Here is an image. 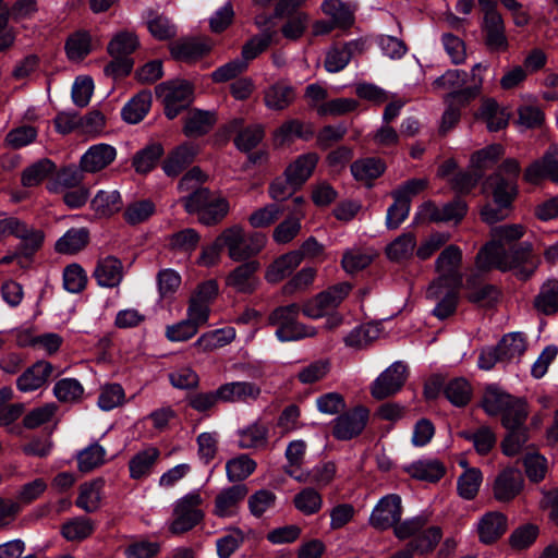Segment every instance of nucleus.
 <instances>
[{"label":"nucleus","instance_id":"1","mask_svg":"<svg viewBox=\"0 0 558 558\" xmlns=\"http://www.w3.org/2000/svg\"><path fill=\"white\" fill-rule=\"evenodd\" d=\"M538 260L532 255V245L523 243L521 246L507 252L496 245H485L476 256V266L481 270L492 268L501 271L512 270L522 280L530 278L536 270Z\"/></svg>","mask_w":558,"mask_h":558},{"label":"nucleus","instance_id":"2","mask_svg":"<svg viewBox=\"0 0 558 558\" xmlns=\"http://www.w3.org/2000/svg\"><path fill=\"white\" fill-rule=\"evenodd\" d=\"M488 69L487 64L475 63L471 69V85L464 87L468 73L462 70H448L434 81L436 89L449 90V98L458 102H468L480 95L483 86V74Z\"/></svg>","mask_w":558,"mask_h":558},{"label":"nucleus","instance_id":"3","mask_svg":"<svg viewBox=\"0 0 558 558\" xmlns=\"http://www.w3.org/2000/svg\"><path fill=\"white\" fill-rule=\"evenodd\" d=\"M302 306L292 303L279 306L274 310L268 322L276 326V336L282 342L298 341L304 338H313L317 336L318 330L314 326L305 325L298 320Z\"/></svg>","mask_w":558,"mask_h":558},{"label":"nucleus","instance_id":"4","mask_svg":"<svg viewBox=\"0 0 558 558\" xmlns=\"http://www.w3.org/2000/svg\"><path fill=\"white\" fill-rule=\"evenodd\" d=\"M220 240L223 241L229 257L234 262L247 260L257 255L267 242L265 234L260 232L246 234L239 225L225 229L220 233Z\"/></svg>","mask_w":558,"mask_h":558},{"label":"nucleus","instance_id":"5","mask_svg":"<svg viewBox=\"0 0 558 558\" xmlns=\"http://www.w3.org/2000/svg\"><path fill=\"white\" fill-rule=\"evenodd\" d=\"M206 180V175L198 167H193L187 171L179 182V190L181 192L191 191V193L181 198V202L189 214H196L201 222L203 209L206 207L209 199L213 197L214 192L207 187H198V184Z\"/></svg>","mask_w":558,"mask_h":558},{"label":"nucleus","instance_id":"6","mask_svg":"<svg viewBox=\"0 0 558 558\" xmlns=\"http://www.w3.org/2000/svg\"><path fill=\"white\" fill-rule=\"evenodd\" d=\"M351 289V284L347 282L337 283L328 288L303 303V315L316 320L336 312L338 306L349 295Z\"/></svg>","mask_w":558,"mask_h":558},{"label":"nucleus","instance_id":"7","mask_svg":"<svg viewBox=\"0 0 558 558\" xmlns=\"http://www.w3.org/2000/svg\"><path fill=\"white\" fill-rule=\"evenodd\" d=\"M202 504L203 498L198 492H192L179 499L173 510L174 518L169 525L170 533L180 535L197 525L204 518L199 509Z\"/></svg>","mask_w":558,"mask_h":558},{"label":"nucleus","instance_id":"8","mask_svg":"<svg viewBox=\"0 0 558 558\" xmlns=\"http://www.w3.org/2000/svg\"><path fill=\"white\" fill-rule=\"evenodd\" d=\"M418 192V181L415 179L409 180L391 192L393 203L388 207L386 214V227L395 230L404 222L408 218L411 199Z\"/></svg>","mask_w":558,"mask_h":558},{"label":"nucleus","instance_id":"9","mask_svg":"<svg viewBox=\"0 0 558 558\" xmlns=\"http://www.w3.org/2000/svg\"><path fill=\"white\" fill-rule=\"evenodd\" d=\"M496 187L493 190L494 202L497 207L486 205L481 211V217L486 223H495L508 217V210L517 195V187L512 181H505L499 175L493 178Z\"/></svg>","mask_w":558,"mask_h":558},{"label":"nucleus","instance_id":"10","mask_svg":"<svg viewBox=\"0 0 558 558\" xmlns=\"http://www.w3.org/2000/svg\"><path fill=\"white\" fill-rule=\"evenodd\" d=\"M403 512L401 497L388 494L381 497L373 508L368 524L378 531L391 529L401 519Z\"/></svg>","mask_w":558,"mask_h":558},{"label":"nucleus","instance_id":"11","mask_svg":"<svg viewBox=\"0 0 558 558\" xmlns=\"http://www.w3.org/2000/svg\"><path fill=\"white\" fill-rule=\"evenodd\" d=\"M408 367L402 362H395L374 380L371 387L372 396L383 400L397 393L405 384Z\"/></svg>","mask_w":558,"mask_h":558},{"label":"nucleus","instance_id":"12","mask_svg":"<svg viewBox=\"0 0 558 558\" xmlns=\"http://www.w3.org/2000/svg\"><path fill=\"white\" fill-rule=\"evenodd\" d=\"M459 286L436 280L428 287L426 298L437 302L433 314L439 319L447 318L456 311L458 300L457 288Z\"/></svg>","mask_w":558,"mask_h":558},{"label":"nucleus","instance_id":"13","mask_svg":"<svg viewBox=\"0 0 558 558\" xmlns=\"http://www.w3.org/2000/svg\"><path fill=\"white\" fill-rule=\"evenodd\" d=\"M368 411L357 407L333 420L332 435L339 440H349L357 436L365 427Z\"/></svg>","mask_w":558,"mask_h":558},{"label":"nucleus","instance_id":"14","mask_svg":"<svg viewBox=\"0 0 558 558\" xmlns=\"http://www.w3.org/2000/svg\"><path fill=\"white\" fill-rule=\"evenodd\" d=\"M247 494L248 488L245 484H235L222 488L215 497L213 513L218 518H232L236 515Z\"/></svg>","mask_w":558,"mask_h":558},{"label":"nucleus","instance_id":"15","mask_svg":"<svg viewBox=\"0 0 558 558\" xmlns=\"http://www.w3.org/2000/svg\"><path fill=\"white\" fill-rule=\"evenodd\" d=\"M259 267L260 265L256 260H250L239 265L226 277V286L236 293H253L259 284V280L256 276Z\"/></svg>","mask_w":558,"mask_h":558},{"label":"nucleus","instance_id":"16","mask_svg":"<svg viewBox=\"0 0 558 558\" xmlns=\"http://www.w3.org/2000/svg\"><path fill=\"white\" fill-rule=\"evenodd\" d=\"M524 179L532 184L549 179L558 184V145H553L543 158L531 163L524 172Z\"/></svg>","mask_w":558,"mask_h":558},{"label":"nucleus","instance_id":"17","mask_svg":"<svg viewBox=\"0 0 558 558\" xmlns=\"http://www.w3.org/2000/svg\"><path fill=\"white\" fill-rule=\"evenodd\" d=\"M165 112L169 119H174L192 100V86L189 82H171L165 87Z\"/></svg>","mask_w":558,"mask_h":558},{"label":"nucleus","instance_id":"18","mask_svg":"<svg viewBox=\"0 0 558 558\" xmlns=\"http://www.w3.org/2000/svg\"><path fill=\"white\" fill-rule=\"evenodd\" d=\"M93 277L101 288H117L124 278L123 264L118 257L112 255L101 257L97 260Z\"/></svg>","mask_w":558,"mask_h":558},{"label":"nucleus","instance_id":"19","mask_svg":"<svg viewBox=\"0 0 558 558\" xmlns=\"http://www.w3.org/2000/svg\"><path fill=\"white\" fill-rule=\"evenodd\" d=\"M522 486L521 471L515 468H506L499 472L494 482V497L501 502L510 501L521 492Z\"/></svg>","mask_w":558,"mask_h":558},{"label":"nucleus","instance_id":"20","mask_svg":"<svg viewBox=\"0 0 558 558\" xmlns=\"http://www.w3.org/2000/svg\"><path fill=\"white\" fill-rule=\"evenodd\" d=\"M117 157V149L105 143L90 146L81 157L80 167L88 173H96L108 167Z\"/></svg>","mask_w":558,"mask_h":558},{"label":"nucleus","instance_id":"21","mask_svg":"<svg viewBox=\"0 0 558 558\" xmlns=\"http://www.w3.org/2000/svg\"><path fill=\"white\" fill-rule=\"evenodd\" d=\"M483 33L485 44L492 52H502L508 49V39L505 32V24L498 12H490L484 16Z\"/></svg>","mask_w":558,"mask_h":558},{"label":"nucleus","instance_id":"22","mask_svg":"<svg viewBox=\"0 0 558 558\" xmlns=\"http://www.w3.org/2000/svg\"><path fill=\"white\" fill-rule=\"evenodd\" d=\"M461 259L462 252L458 246H447L436 260V268L439 272L437 280L452 284H461L462 277L458 271Z\"/></svg>","mask_w":558,"mask_h":558},{"label":"nucleus","instance_id":"23","mask_svg":"<svg viewBox=\"0 0 558 558\" xmlns=\"http://www.w3.org/2000/svg\"><path fill=\"white\" fill-rule=\"evenodd\" d=\"M217 390L221 402L231 403L254 401L262 392L260 387L252 381H230L220 385Z\"/></svg>","mask_w":558,"mask_h":558},{"label":"nucleus","instance_id":"24","mask_svg":"<svg viewBox=\"0 0 558 558\" xmlns=\"http://www.w3.org/2000/svg\"><path fill=\"white\" fill-rule=\"evenodd\" d=\"M198 154V146L193 143H183L175 147L163 160L162 169L168 177L179 175L187 168Z\"/></svg>","mask_w":558,"mask_h":558},{"label":"nucleus","instance_id":"25","mask_svg":"<svg viewBox=\"0 0 558 558\" xmlns=\"http://www.w3.org/2000/svg\"><path fill=\"white\" fill-rule=\"evenodd\" d=\"M508 529L507 517L499 511L485 513L477 523L480 541L484 544H492L500 538Z\"/></svg>","mask_w":558,"mask_h":558},{"label":"nucleus","instance_id":"26","mask_svg":"<svg viewBox=\"0 0 558 558\" xmlns=\"http://www.w3.org/2000/svg\"><path fill=\"white\" fill-rule=\"evenodd\" d=\"M52 369L49 362H36L16 379L17 389L22 392H31L41 388L51 376Z\"/></svg>","mask_w":558,"mask_h":558},{"label":"nucleus","instance_id":"27","mask_svg":"<svg viewBox=\"0 0 558 558\" xmlns=\"http://www.w3.org/2000/svg\"><path fill=\"white\" fill-rule=\"evenodd\" d=\"M317 162V154H303L287 167L284 175L294 187H301L312 175Z\"/></svg>","mask_w":558,"mask_h":558},{"label":"nucleus","instance_id":"28","mask_svg":"<svg viewBox=\"0 0 558 558\" xmlns=\"http://www.w3.org/2000/svg\"><path fill=\"white\" fill-rule=\"evenodd\" d=\"M416 246L417 240L415 233L403 232L386 246L385 253L389 260L404 263L414 256Z\"/></svg>","mask_w":558,"mask_h":558},{"label":"nucleus","instance_id":"29","mask_svg":"<svg viewBox=\"0 0 558 558\" xmlns=\"http://www.w3.org/2000/svg\"><path fill=\"white\" fill-rule=\"evenodd\" d=\"M534 308L543 315L558 313V280L548 278L539 288L533 301Z\"/></svg>","mask_w":558,"mask_h":558},{"label":"nucleus","instance_id":"30","mask_svg":"<svg viewBox=\"0 0 558 558\" xmlns=\"http://www.w3.org/2000/svg\"><path fill=\"white\" fill-rule=\"evenodd\" d=\"M295 99L294 88L283 82L269 86L264 93L265 106L270 110H283Z\"/></svg>","mask_w":558,"mask_h":558},{"label":"nucleus","instance_id":"31","mask_svg":"<svg viewBox=\"0 0 558 558\" xmlns=\"http://www.w3.org/2000/svg\"><path fill=\"white\" fill-rule=\"evenodd\" d=\"M235 329L231 326H227L204 332L194 342V347L203 352H210L231 343L235 339Z\"/></svg>","mask_w":558,"mask_h":558},{"label":"nucleus","instance_id":"32","mask_svg":"<svg viewBox=\"0 0 558 558\" xmlns=\"http://www.w3.org/2000/svg\"><path fill=\"white\" fill-rule=\"evenodd\" d=\"M302 260L303 254L301 252L292 251L280 256L268 268L266 272L267 281L271 283L281 281L283 278L292 274Z\"/></svg>","mask_w":558,"mask_h":558},{"label":"nucleus","instance_id":"33","mask_svg":"<svg viewBox=\"0 0 558 558\" xmlns=\"http://www.w3.org/2000/svg\"><path fill=\"white\" fill-rule=\"evenodd\" d=\"M320 9L336 27L347 28L354 23L353 9L341 0H324Z\"/></svg>","mask_w":558,"mask_h":558},{"label":"nucleus","instance_id":"34","mask_svg":"<svg viewBox=\"0 0 558 558\" xmlns=\"http://www.w3.org/2000/svg\"><path fill=\"white\" fill-rule=\"evenodd\" d=\"M159 454V450L156 447H147L133 456L129 462L131 478L141 480L148 476Z\"/></svg>","mask_w":558,"mask_h":558},{"label":"nucleus","instance_id":"35","mask_svg":"<svg viewBox=\"0 0 558 558\" xmlns=\"http://www.w3.org/2000/svg\"><path fill=\"white\" fill-rule=\"evenodd\" d=\"M386 169V165L376 158H364L355 160L351 165V173L355 180L371 185L372 181L380 177Z\"/></svg>","mask_w":558,"mask_h":558},{"label":"nucleus","instance_id":"36","mask_svg":"<svg viewBox=\"0 0 558 558\" xmlns=\"http://www.w3.org/2000/svg\"><path fill=\"white\" fill-rule=\"evenodd\" d=\"M140 39L133 31H120L116 33L107 45L109 56L131 57L138 48Z\"/></svg>","mask_w":558,"mask_h":558},{"label":"nucleus","instance_id":"37","mask_svg":"<svg viewBox=\"0 0 558 558\" xmlns=\"http://www.w3.org/2000/svg\"><path fill=\"white\" fill-rule=\"evenodd\" d=\"M102 497V482L92 481L80 486V493L75 501L76 506L85 512H95L99 509Z\"/></svg>","mask_w":558,"mask_h":558},{"label":"nucleus","instance_id":"38","mask_svg":"<svg viewBox=\"0 0 558 558\" xmlns=\"http://www.w3.org/2000/svg\"><path fill=\"white\" fill-rule=\"evenodd\" d=\"M477 116L492 132L506 128L509 121V114L494 99L484 100Z\"/></svg>","mask_w":558,"mask_h":558},{"label":"nucleus","instance_id":"39","mask_svg":"<svg viewBox=\"0 0 558 558\" xmlns=\"http://www.w3.org/2000/svg\"><path fill=\"white\" fill-rule=\"evenodd\" d=\"M151 106V94L149 92L138 93L122 109V118L125 122L136 124L148 113Z\"/></svg>","mask_w":558,"mask_h":558},{"label":"nucleus","instance_id":"40","mask_svg":"<svg viewBox=\"0 0 558 558\" xmlns=\"http://www.w3.org/2000/svg\"><path fill=\"white\" fill-rule=\"evenodd\" d=\"M88 243V232L84 228L68 230L54 244L60 254L72 255L82 251Z\"/></svg>","mask_w":558,"mask_h":558},{"label":"nucleus","instance_id":"41","mask_svg":"<svg viewBox=\"0 0 558 558\" xmlns=\"http://www.w3.org/2000/svg\"><path fill=\"white\" fill-rule=\"evenodd\" d=\"M238 445L242 449L262 448L267 445L268 429L264 424L255 422L238 433Z\"/></svg>","mask_w":558,"mask_h":558},{"label":"nucleus","instance_id":"42","mask_svg":"<svg viewBox=\"0 0 558 558\" xmlns=\"http://www.w3.org/2000/svg\"><path fill=\"white\" fill-rule=\"evenodd\" d=\"M210 46L201 39H182L171 47V53L175 59L193 61L208 52Z\"/></svg>","mask_w":558,"mask_h":558},{"label":"nucleus","instance_id":"43","mask_svg":"<svg viewBox=\"0 0 558 558\" xmlns=\"http://www.w3.org/2000/svg\"><path fill=\"white\" fill-rule=\"evenodd\" d=\"M513 398L496 387H488L482 398V408L489 416L502 415Z\"/></svg>","mask_w":558,"mask_h":558},{"label":"nucleus","instance_id":"44","mask_svg":"<svg viewBox=\"0 0 558 558\" xmlns=\"http://www.w3.org/2000/svg\"><path fill=\"white\" fill-rule=\"evenodd\" d=\"M502 362L518 361L526 349L525 338L521 332H511L502 337L497 344Z\"/></svg>","mask_w":558,"mask_h":558},{"label":"nucleus","instance_id":"45","mask_svg":"<svg viewBox=\"0 0 558 558\" xmlns=\"http://www.w3.org/2000/svg\"><path fill=\"white\" fill-rule=\"evenodd\" d=\"M527 415L526 402L514 397L501 415V424L506 429L526 428L525 421Z\"/></svg>","mask_w":558,"mask_h":558},{"label":"nucleus","instance_id":"46","mask_svg":"<svg viewBox=\"0 0 558 558\" xmlns=\"http://www.w3.org/2000/svg\"><path fill=\"white\" fill-rule=\"evenodd\" d=\"M525 234V227L521 223L501 225L492 229V241L486 245H496L505 250L506 245L520 240Z\"/></svg>","mask_w":558,"mask_h":558},{"label":"nucleus","instance_id":"47","mask_svg":"<svg viewBox=\"0 0 558 558\" xmlns=\"http://www.w3.org/2000/svg\"><path fill=\"white\" fill-rule=\"evenodd\" d=\"M323 497L315 488L306 487L293 497V505L304 515L318 513L323 508Z\"/></svg>","mask_w":558,"mask_h":558},{"label":"nucleus","instance_id":"48","mask_svg":"<svg viewBox=\"0 0 558 558\" xmlns=\"http://www.w3.org/2000/svg\"><path fill=\"white\" fill-rule=\"evenodd\" d=\"M14 236L21 240V251L24 255H31L37 251L45 239L43 230L28 227L19 219V227L14 230Z\"/></svg>","mask_w":558,"mask_h":558},{"label":"nucleus","instance_id":"49","mask_svg":"<svg viewBox=\"0 0 558 558\" xmlns=\"http://www.w3.org/2000/svg\"><path fill=\"white\" fill-rule=\"evenodd\" d=\"M483 482V475L480 469H466L457 482V489L460 497L465 500H472L477 495Z\"/></svg>","mask_w":558,"mask_h":558},{"label":"nucleus","instance_id":"50","mask_svg":"<svg viewBox=\"0 0 558 558\" xmlns=\"http://www.w3.org/2000/svg\"><path fill=\"white\" fill-rule=\"evenodd\" d=\"M230 205L226 197L218 193H214L213 197L203 209L201 223L205 226H214L220 222L229 213Z\"/></svg>","mask_w":558,"mask_h":558},{"label":"nucleus","instance_id":"51","mask_svg":"<svg viewBox=\"0 0 558 558\" xmlns=\"http://www.w3.org/2000/svg\"><path fill=\"white\" fill-rule=\"evenodd\" d=\"M82 168L66 167L60 170L52 182L48 184V190L52 193L63 192L64 190L82 186L83 182Z\"/></svg>","mask_w":558,"mask_h":558},{"label":"nucleus","instance_id":"52","mask_svg":"<svg viewBox=\"0 0 558 558\" xmlns=\"http://www.w3.org/2000/svg\"><path fill=\"white\" fill-rule=\"evenodd\" d=\"M256 462L247 454H240L226 463V474L229 482H241L247 478L255 470Z\"/></svg>","mask_w":558,"mask_h":558},{"label":"nucleus","instance_id":"53","mask_svg":"<svg viewBox=\"0 0 558 558\" xmlns=\"http://www.w3.org/2000/svg\"><path fill=\"white\" fill-rule=\"evenodd\" d=\"M56 170V165L47 158H43L27 167L22 173V184L31 187L40 184Z\"/></svg>","mask_w":558,"mask_h":558},{"label":"nucleus","instance_id":"54","mask_svg":"<svg viewBox=\"0 0 558 558\" xmlns=\"http://www.w3.org/2000/svg\"><path fill=\"white\" fill-rule=\"evenodd\" d=\"M66 56L72 61L84 59L92 51L89 33L80 31L71 35L65 43Z\"/></svg>","mask_w":558,"mask_h":558},{"label":"nucleus","instance_id":"55","mask_svg":"<svg viewBox=\"0 0 558 558\" xmlns=\"http://www.w3.org/2000/svg\"><path fill=\"white\" fill-rule=\"evenodd\" d=\"M214 116L207 111H190L184 123V134L186 136H199L207 133L214 124Z\"/></svg>","mask_w":558,"mask_h":558},{"label":"nucleus","instance_id":"56","mask_svg":"<svg viewBox=\"0 0 558 558\" xmlns=\"http://www.w3.org/2000/svg\"><path fill=\"white\" fill-rule=\"evenodd\" d=\"M374 259V253L369 250L349 248L343 253L342 267L348 274H354L365 269Z\"/></svg>","mask_w":558,"mask_h":558},{"label":"nucleus","instance_id":"57","mask_svg":"<svg viewBox=\"0 0 558 558\" xmlns=\"http://www.w3.org/2000/svg\"><path fill=\"white\" fill-rule=\"evenodd\" d=\"M94 521L86 517L75 518L62 526V535L71 542H80L92 535L94 532Z\"/></svg>","mask_w":558,"mask_h":558},{"label":"nucleus","instance_id":"58","mask_svg":"<svg viewBox=\"0 0 558 558\" xmlns=\"http://www.w3.org/2000/svg\"><path fill=\"white\" fill-rule=\"evenodd\" d=\"M444 393L454 407H464L471 400L472 387L466 379L454 378L448 383Z\"/></svg>","mask_w":558,"mask_h":558},{"label":"nucleus","instance_id":"59","mask_svg":"<svg viewBox=\"0 0 558 558\" xmlns=\"http://www.w3.org/2000/svg\"><path fill=\"white\" fill-rule=\"evenodd\" d=\"M460 436L473 442L480 454L488 453L496 444V435L488 426H481L475 432L464 430Z\"/></svg>","mask_w":558,"mask_h":558},{"label":"nucleus","instance_id":"60","mask_svg":"<svg viewBox=\"0 0 558 558\" xmlns=\"http://www.w3.org/2000/svg\"><path fill=\"white\" fill-rule=\"evenodd\" d=\"M92 206L99 215L110 216L121 209V195L118 191H99L93 198Z\"/></svg>","mask_w":558,"mask_h":558},{"label":"nucleus","instance_id":"61","mask_svg":"<svg viewBox=\"0 0 558 558\" xmlns=\"http://www.w3.org/2000/svg\"><path fill=\"white\" fill-rule=\"evenodd\" d=\"M277 17L284 19L286 22L281 26V33L284 38L289 40H298L305 33L310 16L307 13H296L287 15H276Z\"/></svg>","mask_w":558,"mask_h":558},{"label":"nucleus","instance_id":"62","mask_svg":"<svg viewBox=\"0 0 558 558\" xmlns=\"http://www.w3.org/2000/svg\"><path fill=\"white\" fill-rule=\"evenodd\" d=\"M355 43L351 41L342 47H332L328 50L325 59V69L330 73H337L343 70L350 62L352 47Z\"/></svg>","mask_w":558,"mask_h":558},{"label":"nucleus","instance_id":"63","mask_svg":"<svg viewBox=\"0 0 558 558\" xmlns=\"http://www.w3.org/2000/svg\"><path fill=\"white\" fill-rule=\"evenodd\" d=\"M162 154L163 148L160 144H151L135 154L133 167L138 173H147L156 166Z\"/></svg>","mask_w":558,"mask_h":558},{"label":"nucleus","instance_id":"64","mask_svg":"<svg viewBox=\"0 0 558 558\" xmlns=\"http://www.w3.org/2000/svg\"><path fill=\"white\" fill-rule=\"evenodd\" d=\"M147 29L157 40H170L177 36L175 24L165 15H153L147 20Z\"/></svg>","mask_w":558,"mask_h":558}]
</instances>
